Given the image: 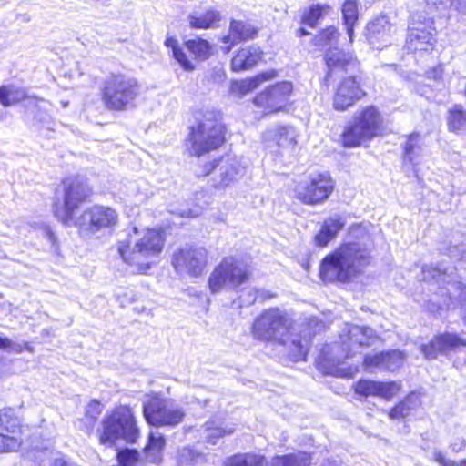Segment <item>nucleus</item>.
<instances>
[{
    "mask_svg": "<svg viewBox=\"0 0 466 466\" xmlns=\"http://www.w3.org/2000/svg\"><path fill=\"white\" fill-rule=\"evenodd\" d=\"M97 434L103 445L113 446L117 440L130 444L136 443L140 431L133 410L126 405L115 408L103 418Z\"/></svg>",
    "mask_w": 466,
    "mask_h": 466,
    "instance_id": "nucleus-5",
    "label": "nucleus"
},
{
    "mask_svg": "<svg viewBox=\"0 0 466 466\" xmlns=\"http://www.w3.org/2000/svg\"><path fill=\"white\" fill-rule=\"evenodd\" d=\"M465 445H466V441L463 439H461V440H459L458 441L452 442L451 444V448L454 451H460L462 449H464Z\"/></svg>",
    "mask_w": 466,
    "mask_h": 466,
    "instance_id": "nucleus-58",
    "label": "nucleus"
},
{
    "mask_svg": "<svg viewBox=\"0 0 466 466\" xmlns=\"http://www.w3.org/2000/svg\"><path fill=\"white\" fill-rule=\"evenodd\" d=\"M311 458L303 451L272 458L269 466H309Z\"/></svg>",
    "mask_w": 466,
    "mask_h": 466,
    "instance_id": "nucleus-35",
    "label": "nucleus"
},
{
    "mask_svg": "<svg viewBox=\"0 0 466 466\" xmlns=\"http://www.w3.org/2000/svg\"><path fill=\"white\" fill-rule=\"evenodd\" d=\"M177 466H198L206 462V455L189 446L178 449L176 457Z\"/></svg>",
    "mask_w": 466,
    "mask_h": 466,
    "instance_id": "nucleus-32",
    "label": "nucleus"
},
{
    "mask_svg": "<svg viewBox=\"0 0 466 466\" xmlns=\"http://www.w3.org/2000/svg\"><path fill=\"white\" fill-rule=\"evenodd\" d=\"M165 45L167 47L171 49L172 56L185 71L192 72L196 69V66L187 57L184 49L179 46L176 38L167 37L165 41Z\"/></svg>",
    "mask_w": 466,
    "mask_h": 466,
    "instance_id": "nucleus-36",
    "label": "nucleus"
},
{
    "mask_svg": "<svg viewBox=\"0 0 466 466\" xmlns=\"http://www.w3.org/2000/svg\"><path fill=\"white\" fill-rule=\"evenodd\" d=\"M90 188L81 177L66 178L63 182L62 198L53 204L54 216L63 224L73 226L77 219L75 212L87 200Z\"/></svg>",
    "mask_w": 466,
    "mask_h": 466,
    "instance_id": "nucleus-9",
    "label": "nucleus"
},
{
    "mask_svg": "<svg viewBox=\"0 0 466 466\" xmlns=\"http://www.w3.org/2000/svg\"><path fill=\"white\" fill-rule=\"evenodd\" d=\"M184 45L196 60L205 61L212 55V45L201 37L188 39Z\"/></svg>",
    "mask_w": 466,
    "mask_h": 466,
    "instance_id": "nucleus-31",
    "label": "nucleus"
},
{
    "mask_svg": "<svg viewBox=\"0 0 466 466\" xmlns=\"http://www.w3.org/2000/svg\"><path fill=\"white\" fill-rule=\"evenodd\" d=\"M404 355L400 350H389L385 352V370L393 371L400 368L404 361Z\"/></svg>",
    "mask_w": 466,
    "mask_h": 466,
    "instance_id": "nucleus-45",
    "label": "nucleus"
},
{
    "mask_svg": "<svg viewBox=\"0 0 466 466\" xmlns=\"http://www.w3.org/2000/svg\"><path fill=\"white\" fill-rule=\"evenodd\" d=\"M165 241L162 228L138 230L135 227L126 239L118 242L117 251L127 264L135 266L139 273H146L150 268L152 259L162 252Z\"/></svg>",
    "mask_w": 466,
    "mask_h": 466,
    "instance_id": "nucleus-3",
    "label": "nucleus"
},
{
    "mask_svg": "<svg viewBox=\"0 0 466 466\" xmlns=\"http://www.w3.org/2000/svg\"><path fill=\"white\" fill-rule=\"evenodd\" d=\"M196 120L197 125L190 128L187 147L191 156L200 157L224 143V127L214 111L199 112Z\"/></svg>",
    "mask_w": 466,
    "mask_h": 466,
    "instance_id": "nucleus-6",
    "label": "nucleus"
},
{
    "mask_svg": "<svg viewBox=\"0 0 466 466\" xmlns=\"http://www.w3.org/2000/svg\"><path fill=\"white\" fill-rule=\"evenodd\" d=\"M333 238H334L329 236V234L321 228L319 232L315 236L314 241L317 246L323 248L326 247Z\"/></svg>",
    "mask_w": 466,
    "mask_h": 466,
    "instance_id": "nucleus-51",
    "label": "nucleus"
},
{
    "mask_svg": "<svg viewBox=\"0 0 466 466\" xmlns=\"http://www.w3.org/2000/svg\"><path fill=\"white\" fill-rule=\"evenodd\" d=\"M202 428L207 442L211 444H216L220 438L230 435L235 431L234 427L215 420L207 421Z\"/></svg>",
    "mask_w": 466,
    "mask_h": 466,
    "instance_id": "nucleus-29",
    "label": "nucleus"
},
{
    "mask_svg": "<svg viewBox=\"0 0 466 466\" xmlns=\"http://www.w3.org/2000/svg\"><path fill=\"white\" fill-rule=\"evenodd\" d=\"M11 345V340L7 338L0 337V350H6Z\"/></svg>",
    "mask_w": 466,
    "mask_h": 466,
    "instance_id": "nucleus-59",
    "label": "nucleus"
},
{
    "mask_svg": "<svg viewBox=\"0 0 466 466\" xmlns=\"http://www.w3.org/2000/svg\"><path fill=\"white\" fill-rule=\"evenodd\" d=\"M264 455L256 453H239L228 458L225 466H265Z\"/></svg>",
    "mask_w": 466,
    "mask_h": 466,
    "instance_id": "nucleus-37",
    "label": "nucleus"
},
{
    "mask_svg": "<svg viewBox=\"0 0 466 466\" xmlns=\"http://www.w3.org/2000/svg\"><path fill=\"white\" fill-rule=\"evenodd\" d=\"M426 5L429 14L453 7L458 12L466 15V0H426Z\"/></svg>",
    "mask_w": 466,
    "mask_h": 466,
    "instance_id": "nucleus-38",
    "label": "nucleus"
},
{
    "mask_svg": "<svg viewBox=\"0 0 466 466\" xmlns=\"http://www.w3.org/2000/svg\"><path fill=\"white\" fill-rule=\"evenodd\" d=\"M102 411V405L97 400H92L86 407V415L96 419Z\"/></svg>",
    "mask_w": 466,
    "mask_h": 466,
    "instance_id": "nucleus-52",
    "label": "nucleus"
},
{
    "mask_svg": "<svg viewBox=\"0 0 466 466\" xmlns=\"http://www.w3.org/2000/svg\"><path fill=\"white\" fill-rule=\"evenodd\" d=\"M345 225V218L339 214H334L333 216L324 220L321 228H324V230L329 234V236L335 238L337 234L344 228Z\"/></svg>",
    "mask_w": 466,
    "mask_h": 466,
    "instance_id": "nucleus-42",
    "label": "nucleus"
},
{
    "mask_svg": "<svg viewBox=\"0 0 466 466\" xmlns=\"http://www.w3.org/2000/svg\"><path fill=\"white\" fill-rule=\"evenodd\" d=\"M447 125L451 132L466 131V110L461 105H454L448 110Z\"/></svg>",
    "mask_w": 466,
    "mask_h": 466,
    "instance_id": "nucleus-34",
    "label": "nucleus"
},
{
    "mask_svg": "<svg viewBox=\"0 0 466 466\" xmlns=\"http://www.w3.org/2000/svg\"><path fill=\"white\" fill-rule=\"evenodd\" d=\"M249 272L246 265L234 257H226L208 277V288L212 294L223 289L235 290L248 280Z\"/></svg>",
    "mask_w": 466,
    "mask_h": 466,
    "instance_id": "nucleus-10",
    "label": "nucleus"
},
{
    "mask_svg": "<svg viewBox=\"0 0 466 466\" xmlns=\"http://www.w3.org/2000/svg\"><path fill=\"white\" fill-rule=\"evenodd\" d=\"M400 383L396 381H377L372 380H360L355 384L356 394L363 397H380L385 400H390L400 390Z\"/></svg>",
    "mask_w": 466,
    "mask_h": 466,
    "instance_id": "nucleus-21",
    "label": "nucleus"
},
{
    "mask_svg": "<svg viewBox=\"0 0 466 466\" xmlns=\"http://www.w3.org/2000/svg\"><path fill=\"white\" fill-rule=\"evenodd\" d=\"M419 136L417 134H412L409 137L408 141L405 144L404 147V161H409L411 164H415V158L413 157L416 141Z\"/></svg>",
    "mask_w": 466,
    "mask_h": 466,
    "instance_id": "nucleus-50",
    "label": "nucleus"
},
{
    "mask_svg": "<svg viewBox=\"0 0 466 466\" xmlns=\"http://www.w3.org/2000/svg\"><path fill=\"white\" fill-rule=\"evenodd\" d=\"M265 137L274 140L283 150L293 151L297 145L298 134L293 127L279 126L268 130Z\"/></svg>",
    "mask_w": 466,
    "mask_h": 466,
    "instance_id": "nucleus-25",
    "label": "nucleus"
},
{
    "mask_svg": "<svg viewBox=\"0 0 466 466\" xmlns=\"http://www.w3.org/2000/svg\"><path fill=\"white\" fill-rule=\"evenodd\" d=\"M6 350H8L11 352L21 353L24 350L32 351V347L29 346L27 343H25L24 345H22L19 343H13L11 341V345L8 346Z\"/></svg>",
    "mask_w": 466,
    "mask_h": 466,
    "instance_id": "nucleus-54",
    "label": "nucleus"
},
{
    "mask_svg": "<svg viewBox=\"0 0 466 466\" xmlns=\"http://www.w3.org/2000/svg\"><path fill=\"white\" fill-rule=\"evenodd\" d=\"M460 346H466V340L454 333H441L435 336L428 344H423L420 350L425 359L433 360L439 355H448Z\"/></svg>",
    "mask_w": 466,
    "mask_h": 466,
    "instance_id": "nucleus-20",
    "label": "nucleus"
},
{
    "mask_svg": "<svg viewBox=\"0 0 466 466\" xmlns=\"http://www.w3.org/2000/svg\"><path fill=\"white\" fill-rule=\"evenodd\" d=\"M339 339L344 355L342 358H337L339 366L335 369L334 374L338 377L352 378L359 371V362L349 365L345 360L372 346L378 339V336L370 327L346 324L339 334Z\"/></svg>",
    "mask_w": 466,
    "mask_h": 466,
    "instance_id": "nucleus-4",
    "label": "nucleus"
},
{
    "mask_svg": "<svg viewBox=\"0 0 466 466\" xmlns=\"http://www.w3.org/2000/svg\"><path fill=\"white\" fill-rule=\"evenodd\" d=\"M181 217H197L198 214L192 210H183L179 213Z\"/></svg>",
    "mask_w": 466,
    "mask_h": 466,
    "instance_id": "nucleus-60",
    "label": "nucleus"
},
{
    "mask_svg": "<svg viewBox=\"0 0 466 466\" xmlns=\"http://www.w3.org/2000/svg\"><path fill=\"white\" fill-rule=\"evenodd\" d=\"M20 428V420L11 409L0 410V431L15 434Z\"/></svg>",
    "mask_w": 466,
    "mask_h": 466,
    "instance_id": "nucleus-40",
    "label": "nucleus"
},
{
    "mask_svg": "<svg viewBox=\"0 0 466 466\" xmlns=\"http://www.w3.org/2000/svg\"><path fill=\"white\" fill-rule=\"evenodd\" d=\"M101 99L111 110H126L133 106L140 92L137 81L124 74H110L101 86Z\"/></svg>",
    "mask_w": 466,
    "mask_h": 466,
    "instance_id": "nucleus-7",
    "label": "nucleus"
},
{
    "mask_svg": "<svg viewBox=\"0 0 466 466\" xmlns=\"http://www.w3.org/2000/svg\"><path fill=\"white\" fill-rule=\"evenodd\" d=\"M21 441L15 434L0 431V452L15 451L21 446Z\"/></svg>",
    "mask_w": 466,
    "mask_h": 466,
    "instance_id": "nucleus-44",
    "label": "nucleus"
},
{
    "mask_svg": "<svg viewBox=\"0 0 466 466\" xmlns=\"http://www.w3.org/2000/svg\"><path fill=\"white\" fill-rule=\"evenodd\" d=\"M263 52L258 46H248L234 56L231 60V69L234 72L248 70L262 59Z\"/></svg>",
    "mask_w": 466,
    "mask_h": 466,
    "instance_id": "nucleus-24",
    "label": "nucleus"
},
{
    "mask_svg": "<svg viewBox=\"0 0 466 466\" xmlns=\"http://www.w3.org/2000/svg\"><path fill=\"white\" fill-rule=\"evenodd\" d=\"M220 20V13L214 9L208 10L203 15H200L198 12H192L188 15L189 25L194 29H208L216 27Z\"/></svg>",
    "mask_w": 466,
    "mask_h": 466,
    "instance_id": "nucleus-27",
    "label": "nucleus"
},
{
    "mask_svg": "<svg viewBox=\"0 0 466 466\" xmlns=\"http://www.w3.org/2000/svg\"><path fill=\"white\" fill-rule=\"evenodd\" d=\"M412 399L413 397L410 396L392 408L389 412V417L390 419H401L409 416L412 409Z\"/></svg>",
    "mask_w": 466,
    "mask_h": 466,
    "instance_id": "nucleus-46",
    "label": "nucleus"
},
{
    "mask_svg": "<svg viewBox=\"0 0 466 466\" xmlns=\"http://www.w3.org/2000/svg\"><path fill=\"white\" fill-rule=\"evenodd\" d=\"M245 167L236 157H223L210 164L207 174H211L212 186L223 189L238 181L244 175Z\"/></svg>",
    "mask_w": 466,
    "mask_h": 466,
    "instance_id": "nucleus-15",
    "label": "nucleus"
},
{
    "mask_svg": "<svg viewBox=\"0 0 466 466\" xmlns=\"http://www.w3.org/2000/svg\"><path fill=\"white\" fill-rule=\"evenodd\" d=\"M366 96L360 79L357 76L345 77L337 86L333 96V107L345 111Z\"/></svg>",
    "mask_w": 466,
    "mask_h": 466,
    "instance_id": "nucleus-18",
    "label": "nucleus"
},
{
    "mask_svg": "<svg viewBox=\"0 0 466 466\" xmlns=\"http://www.w3.org/2000/svg\"><path fill=\"white\" fill-rule=\"evenodd\" d=\"M26 97V91L23 87H19L15 85H5L0 86V104L3 106H14Z\"/></svg>",
    "mask_w": 466,
    "mask_h": 466,
    "instance_id": "nucleus-33",
    "label": "nucleus"
},
{
    "mask_svg": "<svg viewBox=\"0 0 466 466\" xmlns=\"http://www.w3.org/2000/svg\"><path fill=\"white\" fill-rule=\"evenodd\" d=\"M432 457L434 461H436L440 466H466V459L460 461H455L447 459L441 451H434Z\"/></svg>",
    "mask_w": 466,
    "mask_h": 466,
    "instance_id": "nucleus-49",
    "label": "nucleus"
},
{
    "mask_svg": "<svg viewBox=\"0 0 466 466\" xmlns=\"http://www.w3.org/2000/svg\"><path fill=\"white\" fill-rule=\"evenodd\" d=\"M51 466H77L76 463L69 461L65 458H56L52 461Z\"/></svg>",
    "mask_w": 466,
    "mask_h": 466,
    "instance_id": "nucleus-57",
    "label": "nucleus"
},
{
    "mask_svg": "<svg viewBox=\"0 0 466 466\" xmlns=\"http://www.w3.org/2000/svg\"><path fill=\"white\" fill-rule=\"evenodd\" d=\"M143 416L152 426L174 428L184 420L186 411L175 400L156 395L143 401Z\"/></svg>",
    "mask_w": 466,
    "mask_h": 466,
    "instance_id": "nucleus-11",
    "label": "nucleus"
},
{
    "mask_svg": "<svg viewBox=\"0 0 466 466\" xmlns=\"http://www.w3.org/2000/svg\"><path fill=\"white\" fill-rule=\"evenodd\" d=\"M350 235L360 241L345 243L322 259L319 276L323 281L346 282L370 263V236L366 228L360 224L353 225Z\"/></svg>",
    "mask_w": 466,
    "mask_h": 466,
    "instance_id": "nucleus-1",
    "label": "nucleus"
},
{
    "mask_svg": "<svg viewBox=\"0 0 466 466\" xmlns=\"http://www.w3.org/2000/svg\"><path fill=\"white\" fill-rule=\"evenodd\" d=\"M383 118L377 107L368 106L357 111L342 133V144L346 147H356L377 137Z\"/></svg>",
    "mask_w": 466,
    "mask_h": 466,
    "instance_id": "nucleus-8",
    "label": "nucleus"
},
{
    "mask_svg": "<svg viewBox=\"0 0 466 466\" xmlns=\"http://www.w3.org/2000/svg\"><path fill=\"white\" fill-rule=\"evenodd\" d=\"M339 36V30L334 26H329L314 37V45L321 48L326 46L331 48L332 46L338 43Z\"/></svg>",
    "mask_w": 466,
    "mask_h": 466,
    "instance_id": "nucleus-41",
    "label": "nucleus"
},
{
    "mask_svg": "<svg viewBox=\"0 0 466 466\" xmlns=\"http://www.w3.org/2000/svg\"><path fill=\"white\" fill-rule=\"evenodd\" d=\"M291 320L288 314L278 308L262 311L254 320L251 334L255 339L276 342L289 348L290 358L299 361L305 360L310 338L290 332Z\"/></svg>",
    "mask_w": 466,
    "mask_h": 466,
    "instance_id": "nucleus-2",
    "label": "nucleus"
},
{
    "mask_svg": "<svg viewBox=\"0 0 466 466\" xmlns=\"http://www.w3.org/2000/svg\"><path fill=\"white\" fill-rule=\"evenodd\" d=\"M268 296L266 291L255 288L247 289L240 296V299L246 306L254 304L258 299L264 300Z\"/></svg>",
    "mask_w": 466,
    "mask_h": 466,
    "instance_id": "nucleus-47",
    "label": "nucleus"
},
{
    "mask_svg": "<svg viewBox=\"0 0 466 466\" xmlns=\"http://www.w3.org/2000/svg\"><path fill=\"white\" fill-rule=\"evenodd\" d=\"M436 44V29L433 18L419 11L410 16L406 39V48L410 52L430 51Z\"/></svg>",
    "mask_w": 466,
    "mask_h": 466,
    "instance_id": "nucleus-13",
    "label": "nucleus"
},
{
    "mask_svg": "<svg viewBox=\"0 0 466 466\" xmlns=\"http://www.w3.org/2000/svg\"><path fill=\"white\" fill-rule=\"evenodd\" d=\"M341 13L350 42H352L354 37V26L359 15L358 1L345 0L342 4Z\"/></svg>",
    "mask_w": 466,
    "mask_h": 466,
    "instance_id": "nucleus-30",
    "label": "nucleus"
},
{
    "mask_svg": "<svg viewBox=\"0 0 466 466\" xmlns=\"http://www.w3.org/2000/svg\"><path fill=\"white\" fill-rule=\"evenodd\" d=\"M118 214L109 207L93 206L77 218L75 224L83 235L95 234L102 229H111L117 225Z\"/></svg>",
    "mask_w": 466,
    "mask_h": 466,
    "instance_id": "nucleus-14",
    "label": "nucleus"
},
{
    "mask_svg": "<svg viewBox=\"0 0 466 466\" xmlns=\"http://www.w3.org/2000/svg\"><path fill=\"white\" fill-rule=\"evenodd\" d=\"M225 77H226V74H225V71L223 70V68L219 67V68L214 69V72L212 74V79L215 82L223 81L225 79Z\"/></svg>",
    "mask_w": 466,
    "mask_h": 466,
    "instance_id": "nucleus-56",
    "label": "nucleus"
},
{
    "mask_svg": "<svg viewBox=\"0 0 466 466\" xmlns=\"http://www.w3.org/2000/svg\"><path fill=\"white\" fill-rule=\"evenodd\" d=\"M165 446L166 439L164 435L157 431H151L148 434L147 444L144 449L147 460L151 462H158Z\"/></svg>",
    "mask_w": 466,
    "mask_h": 466,
    "instance_id": "nucleus-28",
    "label": "nucleus"
},
{
    "mask_svg": "<svg viewBox=\"0 0 466 466\" xmlns=\"http://www.w3.org/2000/svg\"><path fill=\"white\" fill-rule=\"evenodd\" d=\"M138 459L139 452L137 450L127 448L117 452V460L122 466H135Z\"/></svg>",
    "mask_w": 466,
    "mask_h": 466,
    "instance_id": "nucleus-48",
    "label": "nucleus"
},
{
    "mask_svg": "<svg viewBox=\"0 0 466 466\" xmlns=\"http://www.w3.org/2000/svg\"><path fill=\"white\" fill-rule=\"evenodd\" d=\"M335 181L327 172L310 174L294 187V197L301 203L316 206L325 202L332 194Z\"/></svg>",
    "mask_w": 466,
    "mask_h": 466,
    "instance_id": "nucleus-12",
    "label": "nucleus"
},
{
    "mask_svg": "<svg viewBox=\"0 0 466 466\" xmlns=\"http://www.w3.org/2000/svg\"><path fill=\"white\" fill-rule=\"evenodd\" d=\"M278 76L276 70L271 69L265 72H262L254 77L247 78L241 81H238L234 83L232 86V89L234 92L239 93L241 96H244L252 90L258 88L262 83L271 80Z\"/></svg>",
    "mask_w": 466,
    "mask_h": 466,
    "instance_id": "nucleus-26",
    "label": "nucleus"
},
{
    "mask_svg": "<svg viewBox=\"0 0 466 466\" xmlns=\"http://www.w3.org/2000/svg\"><path fill=\"white\" fill-rule=\"evenodd\" d=\"M322 327H323V324H322V323H320V324H319V328H322ZM319 330H320V329H319Z\"/></svg>",
    "mask_w": 466,
    "mask_h": 466,
    "instance_id": "nucleus-63",
    "label": "nucleus"
},
{
    "mask_svg": "<svg viewBox=\"0 0 466 466\" xmlns=\"http://www.w3.org/2000/svg\"><path fill=\"white\" fill-rule=\"evenodd\" d=\"M331 10L328 4H317L303 13L301 23L310 27L316 26L318 21Z\"/></svg>",
    "mask_w": 466,
    "mask_h": 466,
    "instance_id": "nucleus-39",
    "label": "nucleus"
},
{
    "mask_svg": "<svg viewBox=\"0 0 466 466\" xmlns=\"http://www.w3.org/2000/svg\"><path fill=\"white\" fill-rule=\"evenodd\" d=\"M321 466H339L336 461H328Z\"/></svg>",
    "mask_w": 466,
    "mask_h": 466,
    "instance_id": "nucleus-62",
    "label": "nucleus"
},
{
    "mask_svg": "<svg viewBox=\"0 0 466 466\" xmlns=\"http://www.w3.org/2000/svg\"><path fill=\"white\" fill-rule=\"evenodd\" d=\"M208 252L204 248L186 247L173 255L172 264L179 274L199 276L207 266Z\"/></svg>",
    "mask_w": 466,
    "mask_h": 466,
    "instance_id": "nucleus-16",
    "label": "nucleus"
},
{
    "mask_svg": "<svg viewBox=\"0 0 466 466\" xmlns=\"http://www.w3.org/2000/svg\"><path fill=\"white\" fill-rule=\"evenodd\" d=\"M298 35H300V36H303V35H309V32L306 29H304V28H299L298 30Z\"/></svg>",
    "mask_w": 466,
    "mask_h": 466,
    "instance_id": "nucleus-61",
    "label": "nucleus"
},
{
    "mask_svg": "<svg viewBox=\"0 0 466 466\" xmlns=\"http://www.w3.org/2000/svg\"><path fill=\"white\" fill-rule=\"evenodd\" d=\"M292 84L288 81L278 83L259 93L254 98V104L267 113H274L286 106L292 93Z\"/></svg>",
    "mask_w": 466,
    "mask_h": 466,
    "instance_id": "nucleus-17",
    "label": "nucleus"
},
{
    "mask_svg": "<svg viewBox=\"0 0 466 466\" xmlns=\"http://www.w3.org/2000/svg\"><path fill=\"white\" fill-rule=\"evenodd\" d=\"M258 30L249 23L238 20H231L229 25V34L222 38L224 44L228 46L223 47V51L228 54L236 44L252 39L257 35Z\"/></svg>",
    "mask_w": 466,
    "mask_h": 466,
    "instance_id": "nucleus-22",
    "label": "nucleus"
},
{
    "mask_svg": "<svg viewBox=\"0 0 466 466\" xmlns=\"http://www.w3.org/2000/svg\"><path fill=\"white\" fill-rule=\"evenodd\" d=\"M385 352H380L373 355H365L363 358L362 365L364 369L372 372L374 370H385Z\"/></svg>",
    "mask_w": 466,
    "mask_h": 466,
    "instance_id": "nucleus-43",
    "label": "nucleus"
},
{
    "mask_svg": "<svg viewBox=\"0 0 466 466\" xmlns=\"http://www.w3.org/2000/svg\"><path fill=\"white\" fill-rule=\"evenodd\" d=\"M451 257L456 258L460 257L461 259L466 260V242L461 244V247L454 246L451 250Z\"/></svg>",
    "mask_w": 466,
    "mask_h": 466,
    "instance_id": "nucleus-53",
    "label": "nucleus"
},
{
    "mask_svg": "<svg viewBox=\"0 0 466 466\" xmlns=\"http://www.w3.org/2000/svg\"><path fill=\"white\" fill-rule=\"evenodd\" d=\"M395 26L385 15H380L370 21L365 27V37L369 44L377 49H381L391 44Z\"/></svg>",
    "mask_w": 466,
    "mask_h": 466,
    "instance_id": "nucleus-19",
    "label": "nucleus"
},
{
    "mask_svg": "<svg viewBox=\"0 0 466 466\" xmlns=\"http://www.w3.org/2000/svg\"><path fill=\"white\" fill-rule=\"evenodd\" d=\"M442 74H443L442 66H437L428 71V77L431 79L439 80L441 78Z\"/></svg>",
    "mask_w": 466,
    "mask_h": 466,
    "instance_id": "nucleus-55",
    "label": "nucleus"
},
{
    "mask_svg": "<svg viewBox=\"0 0 466 466\" xmlns=\"http://www.w3.org/2000/svg\"><path fill=\"white\" fill-rule=\"evenodd\" d=\"M326 65L329 72L326 76V79L330 74L337 70L341 69L346 72L354 70L357 68L358 61L351 53H346L342 50L334 47L329 48L325 55Z\"/></svg>",
    "mask_w": 466,
    "mask_h": 466,
    "instance_id": "nucleus-23",
    "label": "nucleus"
}]
</instances>
